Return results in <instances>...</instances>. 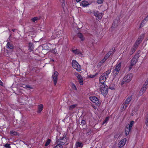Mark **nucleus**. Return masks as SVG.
<instances>
[{
  "mask_svg": "<svg viewBox=\"0 0 148 148\" xmlns=\"http://www.w3.org/2000/svg\"><path fill=\"white\" fill-rule=\"evenodd\" d=\"M146 81L148 82V78L147 79Z\"/></svg>",
  "mask_w": 148,
  "mask_h": 148,
  "instance_id": "52",
  "label": "nucleus"
},
{
  "mask_svg": "<svg viewBox=\"0 0 148 148\" xmlns=\"http://www.w3.org/2000/svg\"><path fill=\"white\" fill-rule=\"evenodd\" d=\"M98 74V73H96L95 74V75H90L89 76V77L90 78H93L94 77H95Z\"/></svg>",
  "mask_w": 148,
  "mask_h": 148,
  "instance_id": "36",
  "label": "nucleus"
},
{
  "mask_svg": "<svg viewBox=\"0 0 148 148\" xmlns=\"http://www.w3.org/2000/svg\"><path fill=\"white\" fill-rule=\"evenodd\" d=\"M4 146L5 147L9 148V144H6Z\"/></svg>",
  "mask_w": 148,
  "mask_h": 148,
  "instance_id": "43",
  "label": "nucleus"
},
{
  "mask_svg": "<svg viewBox=\"0 0 148 148\" xmlns=\"http://www.w3.org/2000/svg\"><path fill=\"white\" fill-rule=\"evenodd\" d=\"M81 123L83 125H84L86 123V121H85V120H82V121Z\"/></svg>",
  "mask_w": 148,
  "mask_h": 148,
  "instance_id": "40",
  "label": "nucleus"
},
{
  "mask_svg": "<svg viewBox=\"0 0 148 148\" xmlns=\"http://www.w3.org/2000/svg\"><path fill=\"white\" fill-rule=\"evenodd\" d=\"M77 2H79L81 0H76Z\"/></svg>",
  "mask_w": 148,
  "mask_h": 148,
  "instance_id": "51",
  "label": "nucleus"
},
{
  "mask_svg": "<svg viewBox=\"0 0 148 148\" xmlns=\"http://www.w3.org/2000/svg\"><path fill=\"white\" fill-rule=\"evenodd\" d=\"M25 86L26 88H29L30 89L32 88V87L29 85H26Z\"/></svg>",
  "mask_w": 148,
  "mask_h": 148,
  "instance_id": "38",
  "label": "nucleus"
},
{
  "mask_svg": "<svg viewBox=\"0 0 148 148\" xmlns=\"http://www.w3.org/2000/svg\"><path fill=\"white\" fill-rule=\"evenodd\" d=\"M58 72L56 71L52 75V77L53 79L54 85H56L58 81Z\"/></svg>",
  "mask_w": 148,
  "mask_h": 148,
  "instance_id": "9",
  "label": "nucleus"
},
{
  "mask_svg": "<svg viewBox=\"0 0 148 148\" xmlns=\"http://www.w3.org/2000/svg\"><path fill=\"white\" fill-rule=\"evenodd\" d=\"M88 2L86 1H83L82 2V5L84 7H86L90 4Z\"/></svg>",
  "mask_w": 148,
  "mask_h": 148,
  "instance_id": "20",
  "label": "nucleus"
},
{
  "mask_svg": "<svg viewBox=\"0 0 148 148\" xmlns=\"http://www.w3.org/2000/svg\"><path fill=\"white\" fill-rule=\"evenodd\" d=\"M119 71L113 70L112 74V76L113 77V79H114L118 75V74H119Z\"/></svg>",
  "mask_w": 148,
  "mask_h": 148,
  "instance_id": "19",
  "label": "nucleus"
},
{
  "mask_svg": "<svg viewBox=\"0 0 148 148\" xmlns=\"http://www.w3.org/2000/svg\"><path fill=\"white\" fill-rule=\"evenodd\" d=\"M127 141V139L126 138H125L122 139L119 142L118 146L119 147L121 148L124 146Z\"/></svg>",
  "mask_w": 148,
  "mask_h": 148,
  "instance_id": "11",
  "label": "nucleus"
},
{
  "mask_svg": "<svg viewBox=\"0 0 148 148\" xmlns=\"http://www.w3.org/2000/svg\"><path fill=\"white\" fill-rule=\"evenodd\" d=\"M93 14L98 19H101L102 17L103 14L102 13H99L98 11H96L94 12Z\"/></svg>",
  "mask_w": 148,
  "mask_h": 148,
  "instance_id": "12",
  "label": "nucleus"
},
{
  "mask_svg": "<svg viewBox=\"0 0 148 148\" xmlns=\"http://www.w3.org/2000/svg\"><path fill=\"white\" fill-rule=\"evenodd\" d=\"M73 86H74V88H75V89L76 90V86L74 85Z\"/></svg>",
  "mask_w": 148,
  "mask_h": 148,
  "instance_id": "50",
  "label": "nucleus"
},
{
  "mask_svg": "<svg viewBox=\"0 0 148 148\" xmlns=\"http://www.w3.org/2000/svg\"><path fill=\"white\" fill-rule=\"evenodd\" d=\"M77 106V105L76 104L71 105L69 107V109L70 110H71L76 107Z\"/></svg>",
  "mask_w": 148,
  "mask_h": 148,
  "instance_id": "27",
  "label": "nucleus"
},
{
  "mask_svg": "<svg viewBox=\"0 0 148 148\" xmlns=\"http://www.w3.org/2000/svg\"><path fill=\"white\" fill-rule=\"evenodd\" d=\"M76 76L77 77L80 84L81 85H82L83 84V82L82 77L78 74H76Z\"/></svg>",
  "mask_w": 148,
  "mask_h": 148,
  "instance_id": "14",
  "label": "nucleus"
},
{
  "mask_svg": "<svg viewBox=\"0 0 148 148\" xmlns=\"http://www.w3.org/2000/svg\"><path fill=\"white\" fill-rule=\"evenodd\" d=\"M51 52L53 53L56 56H58V53L57 49H53L51 50Z\"/></svg>",
  "mask_w": 148,
  "mask_h": 148,
  "instance_id": "23",
  "label": "nucleus"
},
{
  "mask_svg": "<svg viewBox=\"0 0 148 148\" xmlns=\"http://www.w3.org/2000/svg\"><path fill=\"white\" fill-rule=\"evenodd\" d=\"M52 60V61L53 62H54V60Z\"/></svg>",
  "mask_w": 148,
  "mask_h": 148,
  "instance_id": "54",
  "label": "nucleus"
},
{
  "mask_svg": "<svg viewBox=\"0 0 148 148\" xmlns=\"http://www.w3.org/2000/svg\"><path fill=\"white\" fill-rule=\"evenodd\" d=\"M8 51L7 52V53H8Z\"/></svg>",
  "mask_w": 148,
  "mask_h": 148,
  "instance_id": "55",
  "label": "nucleus"
},
{
  "mask_svg": "<svg viewBox=\"0 0 148 148\" xmlns=\"http://www.w3.org/2000/svg\"><path fill=\"white\" fill-rule=\"evenodd\" d=\"M147 22V21H146V20H145V19H144L142 21V22L140 24L139 28H140L141 27H143L144 26L145 24Z\"/></svg>",
  "mask_w": 148,
  "mask_h": 148,
  "instance_id": "24",
  "label": "nucleus"
},
{
  "mask_svg": "<svg viewBox=\"0 0 148 148\" xmlns=\"http://www.w3.org/2000/svg\"><path fill=\"white\" fill-rule=\"evenodd\" d=\"M133 76V74L131 73L126 75L123 79V82L121 83V84L123 85L124 84V82L127 83L130 82L132 80Z\"/></svg>",
  "mask_w": 148,
  "mask_h": 148,
  "instance_id": "3",
  "label": "nucleus"
},
{
  "mask_svg": "<svg viewBox=\"0 0 148 148\" xmlns=\"http://www.w3.org/2000/svg\"><path fill=\"white\" fill-rule=\"evenodd\" d=\"M83 146L82 143L79 142H77L75 144V146L76 147H82Z\"/></svg>",
  "mask_w": 148,
  "mask_h": 148,
  "instance_id": "25",
  "label": "nucleus"
},
{
  "mask_svg": "<svg viewBox=\"0 0 148 148\" xmlns=\"http://www.w3.org/2000/svg\"><path fill=\"white\" fill-rule=\"evenodd\" d=\"M60 31H59L58 32H56L55 33H54L52 36L53 38H55L58 37L59 33H60Z\"/></svg>",
  "mask_w": 148,
  "mask_h": 148,
  "instance_id": "22",
  "label": "nucleus"
},
{
  "mask_svg": "<svg viewBox=\"0 0 148 148\" xmlns=\"http://www.w3.org/2000/svg\"><path fill=\"white\" fill-rule=\"evenodd\" d=\"M37 19L38 18L37 17H34L32 18V20L33 22H35L37 20Z\"/></svg>",
  "mask_w": 148,
  "mask_h": 148,
  "instance_id": "37",
  "label": "nucleus"
},
{
  "mask_svg": "<svg viewBox=\"0 0 148 148\" xmlns=\"http://www.w3.org/2000/svg\"><path fill=\"white\" fill-rule=\"evenodd\" d=\"M14 48V46L10 44V49H12Z\"/></svg>",
  "mask_w": 148,
  "mask_h": 148,
  "instance_id": "41",
  "label": "nucleus"
},
{
  "mask_svg": "<svg viewBox=\"0 0 148 148\" xmlns=\"http://www.w3.org/2000/svg\"><path fill=\"white\" fill-rule=\"evenodd\" d=\"M147 88L143 86L140 91L139 95V96H141L145 92Z\"/></svg>",
  "mask_w": 148,
  "mask_h": 148,
  "instance_id": "18",
  "label": "nucleus"
},
{
  "mask_svg": "<svg viewBox=\"0 0 148 148\" xmlns=\"http://www.w3.org/2000/svg\"><path fill=\"white\" fill-rule=\"evenodd\" d=\"M138 58L137 56H135L132 59L131 62V66H133L135 65L138 61Z\"/></svg>",
  "mask_w": 148,
  "mask_h": 148,
  "instance_id": "13",
  "label": "nucleus"
},
{
  "mask_svg": "<svg viewBox=\"0 0 148 148\" xmlns=\"http://www.w3.org/2000/svg\"><path fill=\"white\" fill-rule=\"evenodd\" d=\"M145 125L147 126H148V114L147 116H146L145 121Z\"/></svg>",
  "mask_w": 148,
  "mask_h": 148,
  "instance_id": "29",
  "label": "nucleus"
},
{
  "mask_svg": "<svg viewBox=\"0 0 148 148\" xmlns=\"http://www.w3.org/2000/svg\"><path fill=\"white\" fill-rule=\"evenodd\" d=\"M121 66V63H119L117 64L114 67L113 70L115 71H120Z\"/></svg>",
  "mask_w": 148,
  "mask_h": 148,
  "instance_id": "15",
  "label": "nucleus"
},
{
  "mask_svg": "<svg viewBox=\"0 0 148 148\" xmlns=\"http://www.w3.org/2000/svg\"><path fill=\"white\" fill-rule=\"evenodd\" d=\"M67 140V139L66 136L64 135L62 138H60L58 141V143L60 144H61L63 145L66 143Z\"/></svg>",
  "mask_w": 148,
  "mask_h": 148,
  "instance_id": "10",
  "label": "nucleus"
},
{
  "mask_svg": "<svg viewBox=\"0 0 148 148\" xmlns=\"http://www.w3.org/2000/svg\"><path fill=\"white\" fill-rule=\"evenodd\" d=\"M103 0H97V2L99 4L102 3L103 2Z\"/></svg>",
  "mask_w": 148,
  "mask_h": 148,
  "instance_id": "39",
  "label": "nucleus"
},
{
  "mask_svg": "<svg viewBox=\"0 0 148 148\" xmlns=\"http://www.w3.org/2000/svg\"><path fill=\"white\" fill-rule=\"evenodd\" d=\"M16 30L15 29H13L12 30V31L13 32H14L15 31H16Z\"/></svg>",
  "mask_w": 148,
  "mask_h": 148,
  "instance_id": "49",
  "label": "nucleus"
},
{
  "mask_svg": "<svg viewBox=\"0 0 148 148\" xmlns=\"http://www.w3.org/2000/svg\"><path fill=\"white\" fill-rule=\"evenodd\" d=\"M132 98V95L126 97L125 101L123 102L121 107V109L122 111L125 110L127 108Z\"/></svg>",
  "mask_w": 148,
  "mask_h": 148,
  "instance_id": "1",
  "label": "nucleus"
},
{
  "mask_svg": "<svg viewBox=\"0 0 148 148\" xmlns=\"http://www.w3.org/2000/svg\"><path fill=\"white\" fill-rule=\"evenodd\" d=\"M25 86V85H23V87H24V88H26V87Z\"/></svg>",
  "mask_w": 148,
  "mask_h": 148,
  "instance_id": "53",
  "label": "nucleus"
},
{
  "mask_svg": "<svg viewBox=\"0 0 148 148\" xmlns=\"http://www.w3.org/2000/svg\"><path fill=\"white\" fill-rule=\"evenodd\" d=\"M72 66L73 67L78 71H80L81 70V67L78 62L75 60L72 61Z\"/></svg>",
  "mask_w": 148,
  "mask_h": 148,
  "instance_id": "5",
  "label": "nucleus"
},
{
  "mask_svg": "<svg viewBox=\"0 0 148 148\" xmlns=\"http://www.w3.org/2000/svg\"><path fill=\"white\" fill-rule=\"evenodd\" d=\"M62 145L61 144L58 143L57 142V145L54 148H62Z\"/></svg>",
  "mask_w": 148,
  "mask_h": 148,
  "instance_id": "28",
  "label": "nucleus"
},
{
  "mask_svg": "<svg viewBox=\"0 0 148 148\" xmlns=\"http://www.w3.org/2000/svg\"><path fill=\"white\" fill-rule=\"evenodd\" d=\"M141 38H140L139 39H138L136 40L131 49V52L130 53V55L132 54L135 51L137 48L138 45L141 42Z\"/></svg>",
  "mask_w": 148,
  "mask_h": 148,
  "instance_id": "4",
  "label": "nucleus"
},
{
  "mask_svg": "<svg viewBox=\"0 0 148 148\" xmlns=\"http://www.w3.org/2000/svg\"><path fill=\"white\" fill-rule=\"evenodd\" d=\"M43 105L42 104H40L38 106V110L37 112L38 113H40L43 110Z\"/></svg>",
  "mask_w": 148,
  "mask_h": 148,
  "instance_id": "17",
  "label": "nucleus"
},
{
  "mask_svg": "<svg viewBox=\"0 0 148 148\" xmlns=\"http://www.w3.org/2000/svg\"><path fill=\"white\" fill-rule=\"evenodd\" d=\"M72 51L74 53L77 55L81 57H82L83 55V54L78 49H76L75 50H73Z\"/></svg>",
  "mask_w": 148,
  "mask_h": 148,
  "instance_id": "16",
  "label": "nucleus"
},
{
  "mask_svg": "<svg viewBox=\"0 0 148 148\" xmlns=\"http://www.w3.org/2000/svg\"><path fill=\"white\" fill-rule=\"evenodd\" d=\"M134 121H132L130 122V124L127 125L125 128V133L126 135H128L131 130L132 127L134 124Z\"/></svg>",
  "mask_w": 148,
  "mask_h": 148,
  "instance_id": "6",
  "label": "nucleus"
},
{
  "mask_svg": "<svg viewBox=\"0 0 148 148\" xmlns=\"http://www.w3.org/2000/svg\"><path fill=\"white\" fill-rule=\"evenodd\" d=\"M111 72V70H108L105 72L99 77V81L100 83L102 84H104V82L106 81L108 77V75Z\"/></svg>",
  "mask_w": 148,
  "mask_h": 148,
  "instance_id": "2",
  "label": "nucleus"
},
{
  "mask_svg": "<svg viewBox=\"0 0 148 148\" xmlns=\"http://www.w3.org/2000/svg\"><path fill=\"white\" fill-rule=\"evenodd\" d=\"M108 87L105 85L104 84H102L100 86V91L101 93L103 95L106 94L108 92Z\"/></svg>",
  "mask_w": 148,
  "mask_h": 148,
  "instance_id": "7",
  "label": "nucleus"
},
{
  "mask_svg": "<svg viewBox=\"0 0 148 148\" xmlns=\"http://www.w3.org/2000/svg\"><path fill=\"white\" fill-rule=\"evenodd\" d=\"M6 48H9V42H8L7 43V45L6 46Z\"/></svg>",
  "mask_w": 148,
  "mask_h": 148,
  "instance_id": "45",
  "label": "nucleus"
},
{
  "mask_svg": "<svg viewBox=\"0 0 148 148\" xmlns=\"http://www.w3.org/2000/svg\"><path fill=\"white\" fill-rule=\"evenodd\" d=\"M144 19H145V20H146L147 21H148V15H147V16Z\"/></svg>",
  "mask_w": 148,
  "mask_h": 148,
  "instance_id": "46",
  "label": "nucleus"
},
{
  "mask_svg": "<svg viewBox=\"0 0 148 148\" xmlns=\"http://www.w3.org/2000/svg\"><path fill=\"white\" fill-rule=\"evenodd\" d=\"M108 58V57L106 55L104 57L103 59L105 61H106Z\"/></svg>",
  "mask_w": 148,
  "mask_h": 148,
  "instance_id": "42",
  "label": "nucleus"
},
{
  "mask_svg": "<svg viewBox=\"0 0 148 148\" xmlns=\"http://www.w3.org/2000/svg\"><path fill=\"white\" fill-rule=\"evenodd\" d=\"M106 61L105 60L103 59L100 62V63L99 64V65L100 66H101Z\"/></svg>",
  "mask_w": 148,
  "mask_h": 148,
  "instance_id": "30",
  "label": "nucleus"
},
{
  "mask_svg": "<svg viewBox=\"0 0 148 148\" xmlns=\"http://www.w3.org/2000/svg\"><path fill=\"white\" fill-rule=\"evenodd\" d=\"M131 114H132V115H133V114L132 113Z\"/></svg>",
  "mask_w": 148,
  "mask_h": 148,
  "instance_id": "56",
  "label": "nucleus"
},
{
  "mask_svg": "<svg viewBox=\"0 0 148 148\" xmlns=\"http://www.w3.org/2000/svg\"><path fill=\"white\" fill-rule=\"evenodd\" d=\"M89 99L91 101L95 103L96 105L99 106L100 105L99 101L96 97L95 96L90 97H89Z\"/></svg>",
  "mask_w": 148,
  "mask_h": 148,
  "instance_id": "8",
  "label": "nucleus"
},
{
  "mask_svg": "<svg viewBox=\"0 0 148 148\" xmlns=\"http://www.w3.org/2000/svg\"><path fill=\"white\" fill-rule=\"evenodd\" d=\"M10 134L12 135H18V134L14 131H11L10 132Z\"/></svg>",
  "mask_w": 148,
  "mask_h": 148,
  "instance_id": "26",
  "label": "nucleus"
},
{
  "mask_svg": "<svg viewBox=\"0 0 148 148\" xmlns=\"http://www.w3.org/2000/svg\"><path fill=\"white\" fill-rule=\"evenodd\" d=\"M0 85L1 86L3 85V83L0 80Z\"/></svg>",
  "mask_w": 148,
  "mask_h": 148,
  "instance_id": "47",
  "label": "nucleus"
},
{
  "mask_svg": "<svg viewBox=\"0 0 148 148\" xmlns=\"http://www.w3.org/2000/svg\"><path fill=\"white\" fill-rule=\"evenodd\" d=\"M131 66H131V67H129V71H130V70H131L132 69V68Z\"/></svg>",
  "mask_w": 148,
  "mask_h": 148,
  "instance_id": "48",
  "label": "nucleus"
},
{
  "mask_svg": "<svg viewBox=\"0 0 148 148\" xmlns=\"http://www.w3.org/2000/svg\"><path fill=\"white\" fill-rule=\"evenodd\" d=\"M77 36L82 41H83L85 40V38L81 33H78Z\"/></svg>",
  "mask_w": 148,
  "mask_h": 148,
  "instance_id": "21",
  "label": "nucleus"
},
{
  "mask_svg": "<svg viewBox=\"0 0 148 148\" xmlns=\"http://www.w3.org/2000/svg\"><path fill=\"white\" fill-rule=\"evenodd\" d=\"M29 47L32 50L33 49V45L32 43L30 42L29 45Z\"/></svg>",
  "mask_w": 148,
  "mask_h": 148,
  "instance_id": "34",
  "label": "nucleus"
},
{
  "mask_svg": "<svg viewBox=\"0 0 148 148\" xmlns=\"http://www.w3.org/2000/svg\"><path fill=\"white\" fill-rule=\"evenodd\" d=\"M109 119V117H108L106 118L104 121H103V125L105 123H106L108 121Z\"/></svg>",
  "mask_w": 148,
  "mask_h": 148,
  "instance_id": "33",
  "label": "nucleus"
},
{
  "mask_svg": "<svg viewBox=\"0 0 148 148\" xmlns=\"http://www.w3.org/2000/svg\"><path fill=\"white\" fill-rule=\"evenodd\" d=\"M50 142H51L50 140L48 139L47 140V142H46V143L45 144V146H48L49 144L50 143Z\"/></svg>",
  "mask_w": 148,
  "mask_h": 148,
  "instance_id": "32",
  "label": "nucleus"
},
{
  "mask_svg": "<svg viewBox=\"0 0 148 148\" xmlns=\"http://www.w3.org/2000/svg\"><path fill=\"white\" fill-rule=\"evenodd\" d=\"M113 52L112 51H109L108 52V53L106 55L108 57V58L110 57V56L113 53Z\"/></svg>",
  "mask_w": 148,
  "mask_h": 148,
  "instance_id": "31",
  "label": "nucleus"
},
{
  "mask_svg": "<svg viewBox=\"0 0 148 148\" xmlns=\"http://www.w3.org/2000/svg\"><path fill=\"white\" fill-rule=\"evenodd\" d=\"M143 86L145 87L146 88H147L148 87V82L146 81L145 83L144 84Z\"/></svg>",
  "mask_w": 148,
  "mask_h": 148,
  "instance_id": "35",
  "label": "nucleus"
},
{
  "mask_svg": "<svg viewBox=\"0 0 148 148\" xmlns=\"http://www.w3.org/2000/svg\"><path fill=\"white\" fill-rule=\"evenodd\" d=\"M88 132L87 133V134L88 135L90 134V132H91V130L90 129H89L88 130Z\"/></svg>",
  "mask_w": 148,
  "mask_h": 148,
  "instance_id": "44",
  "label": "nucleus"
}]
</instances>
